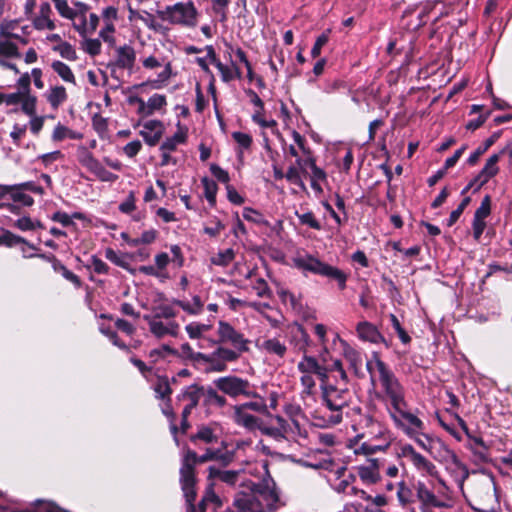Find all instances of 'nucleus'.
Wrapping results in <instances>:
<instances>
[{
  "mask_svg": "<svg viewBox=\"0 0 512 512\" xmlns=\"http://www.w3.org/2000/svg\"><path fill=\"white\" fill-rule=\"evenodd\" d=\"M204 396V388L197 385L187 387L182 393V399L190 404V407H196L201 397Z\"/></svg>",
  "mask_w": 512,
  "mask_h": 512,
  "instance_id": "40",
  "label": "nucleus"
},
{
  "mask_svg": "<svg viewBox=\"0 0 512 512\" xmlns=\"http://www.w3.org/2000/svg\"><path fill=\"white\" fill-rule=\"evenodd\" d=\"M87 170L103 182H114L118 178L117 175L105 169V167L100 163L98 159H96L94 163L89 168H87Z\"/></svg>",
  "mask_w": 512,
  "mask_h": 512,
  "instance_id": "38",
  "label": "nucleus"
},
{
  "mask_svg": "<svg viewBox=\"0 0 512 512\" xmlns=\"http://www.w3.org/2000/svg\"><path fill=\"white\" fill-rule=\"evenodd\" d=\"M243 218L247 221L256 223L258 225L269 226V222L264 218V216L260 212L249 207L244 208Z\"/></svg>",
  "mask_w": 512,
  "mask_h": 512,
  "instance_id": "55",
  "label": "nucleus"
},
{
  "mask_svg": "<svg viewBox=\"0 0 512 512\" xmlns=\"http://www.w3.org/2000/svg\"><path fill=\"white\" fill-rule=\"evenodd\" d=\"M322 91L325 94L330 95V94H334L337 92H349L350 90L348 89L345 82L338 80V79H333V80H328L324 83Z\"/></svg>",
  "mask_w": 512,
  "mask_h": 512,
  "instance_id": "52",
  "label": "nucleus"
},
{
  "mask_svg": "<svg viewBox=\"0 0 512 512\" xmlns=\"http://www.w3.org/2000/svg\"><path fill=\"white\" fill-rule=\"evenodd\" d=\"M430 455L442 464L454 460L455 453L439 438L434 440Z\"/></svg>",
  "mask_w": 512,
  "mask_h": 512,
  "instance_id": "24",
  "label": "nucleus"
},
{
  "mask_svg": "<svg viewBox=\"0 0 512 512\" xmlns=\"http://www.w3.org/2000/svg\"><path fill=\"white\" fill-rule=\"evenodd\" d=\"M296 216L298 217L301 224L307 225L310 228H313L315 230L321 229V225H320L319 221L316 220V218L312 212H306L303 214L296 212Z\"/></svg>",
  "mask_w": 512,
  "mask_h": 512,
  "instance_id": "63",
  "label": "nucleus"
},
{
  "mask_svg": "<svg viewBox=\"0 0 512 512\" xmlns=\"http://www.w3.org/2000/svg\"><path fill=\"white\" fill-rule=\"evenodd\" d=\"M172 76V65L170 62L164 64V69L160 72L155 80L150 81L153 88L159 89L165 86Z\"/></svg>",
  "mask_w": 512,
  "mask_h": 512,
  "instance_id": "51",
  "label": "nucleus"
},
{
  "mask_svg": "<svg viewBox=\"0 0 512 512\" xmlns=\"http://www.w3.org/2000/svg\"><path fill=\"white\" fill-rule=\"evenodd\" d=\"M187 140V129L178 124L177 131L173 136L168 137L163 141L160 150L175 151L177 147L184 144Z\"/></svg>",
  "mask_w": 512,
  "mask_h": 512,
  "instance_id": "29",
  "label": "nucleus"
},
{
  "mask_svg": "<svg viewBox=\"0 0 512 512\" xmlns=\"http://www.w3.org/2000/svg\"><path fill=\"white\" fill-rule=\"evenodd\" d=\"M382 462L378 458H370L366 463L356 467L357 474L365 485H374L381 480Z\"/></svg>",
  "mask_w": 512,
  "mask_h": 512,
  "instance_id": "13",
  "label": "nucleus"
},
{
  "mask_svg": "<svg viewBox=\"0 0 512 512\" xmlns=\"http://www.w3.org/2000/svg\"><path fill=\"white\" fill-rule=\"evenodd\" d=\"M196 459V452L192 450H187L186 453L184 454L182 465L180 468V482L187 503L193 502L196 497V477L194 471Z\"/></svg>",
  "mask_w": 512,
  "mask_h": 512,
  "instance_id": "9",
  "label": "nucleus"
},
{
  "mask_svg": "<svg viewBox=\"0 0 512 512\" xmlns=\"http://www.w3.org/2000/svg\"><path fill=\"white\" fill-rule=\"evenodd\" d=\"M397 499L401 506L410 504L413 500V492L404 480L396 483Z\"/></svg>",
  "mask_w": 512,
  "mask_h": 512,
  "instance_id": "43",
  "label": "nucleus"
},
{
  "mask_svg": "<svg viewBox=\"0 0 512 512\" xmlns=\"http://www.w3.org/2000/svg\"><path fill=\"white\" fill-rule=\"evenodd\" d=\"M366 368L372 385L379 384L382 389L381 399L395 427L409 437H413L425 428L423 421L410 411L403 385L380 359L378 353L372 354L371 359L366 363Z\"/></svg>",
  "mask_w": 512,
  "mask_h": 512,
  "instance_id": "1",
  "label": "nucleus"
},
{
  "mask_svg": "<svg viewBox=\"0 0 512 512\" xmlns=\"http://www.w3.org/2000/svg\"><path fill=\"white\" fill-rule=\"evenodd\" d=\"M52 13L49 3H41L39 7V13L33 20V26L37 30H54L56 25L53 20L50 19Z\"/></svg>",
  "mask_w": 512,
  "mask_h": 512,
  "instance_id": "20",
  "label": "nucleus"
},
{
  "mask_svg": "<svg viewBox=\"0 0 512 512\" xmlns=\"http://www.w3.org/2000/svg\"><path fill=\"white\" fill-rule=\"evenodd\" d=\"M136 60V53L132 46L123 45L116 49V64L119 68L132 69Z\"/></svg>",
  "mask_w": 512,
  "mask_h": 512,
  "instance_id": "21",
  "label": "nucleus"
},
{
  "mask_svg": "<svg viewBox=\"0 0 512 512\" xmlns=\"http://www.w3.org/2000/svg\"><path fill=\"white\" fill-rule=\"evenodd\" d=\"M66 138L69 139H81L82 134L75 132L68 127L62 125L61 123H58L52 133V139L54 141H62Z\"/></svg>",
  "mask_w": 512,
  "mask_h": 512,
  "instance_id": "42",
  "label": "nucleus"
},
{
  "mask_svg": "<svg viewBox=\"0 0 512 512\" xmlns=\"http://www.w3.org/2000/svg\"><path fill=\"white\" fill-rule=\"evenodd\" d=\"M260 432L276 442L295 440L305 437L306 431L300 423H290L285 417L276 414H267V420L262 422Z\"/></svg>",
  "mask_w": 512,
  "mask_h": 512,
  "instance_id": "7",
  "label": "nucleus"
},
{
  "mask_svg": "<svg viewBox=\"0 0 512 512\" xmlns=\"http://www.w3.org/2000/svg\"><path fill=\"white\" fill-rule=\"evenodd\" d=\"M436 477L438 479V484L436 486H433L435 490V496L437 498V501L446 503L448 507L449 501L451 499L450 489L442 478L438 477V475Z\"/></svg>",
  "mask_w": 512,
  "mask_h": 512,
  "instance_id": "48",
  "label": "nucleus"
},
{
  "mask_svg": "<svg viewBox=\"0 0 512 512\" xmlns=\"http://www.w3.org/2000/svg\"><path fill=\"white\" fill-rule=\"evenodd\" d=\"M415 489H416V496H417L418 500L422 503L423 506L429 507V508H445V507H447L446 503L437 501L434 491L429 489L424 482L418 481Z\"/></svg>",
  "mask_w": 512,
  "mask_h": 512,
  "instance_id": "19",
  "label": "nucleus"
},
{
  "mask_svg": "<svg viewBox=\"0 0 512 512\" xmlns=\"http://www.w3.org/2000/svg\"><path fill=\"white\" fill-rule=\"evenodd\" d=\"M87 170L103 182H114L118 178L117 175L105 169V167L100 163L98 159H96L94 163L89 168H87Z\"/></svg>",
  "mask_w": 512,
  "mask_h": 512,
  "instance_id": "37",
  "label": "nucleus"
},
{
  "mask_svg": "<svg viewBox=\"0 0 512 512\" xmlns=\"http://www.w3.org/2000/svg\"><path fill=\"white\" fill-rule=\"evenodd\" d=\"M217 336V340L212 341L213 345H217L212 352V371L223 372L228 363L237 361L242 353L249 350L250 341L225 321H219Z\"/></svg>",
  "mask_w": 512,
  "mask_h": 512,
  "instance_id": "2",
  "label": "nucleus"
},
{
  "mask_svg": "<svg viewBox=\"0 0 512 512\" xmlns=\"http://www.w3.org/2000/svg\"><path fill=\"white\" fill-rule=\"evenodd\" d=\"M214 384L217 389L233 398L238 396L258 397V393L253 390L250 382L237 376L220 377L214 381Z\"/></svg>",
  "mask_w": 512,
  "mask_h": 512,
  "instance_id": "10",
  "label": "nucleus"
},
{
  "mask_svg": "<svg viewBox=\"0 0 512 512\" xmlns=\"http://www.w3.org/2000/svg\"><path fill=\"white\" fill-rule=\"evenodd\" d=\"M215 67L220 72L223 82L228 83L234 79H240L242 76L240 68L233 61L230 65H225L219 61L215 64Z\"/></svg>",
  "mask_w": 512,
  "mask_h": 512,
  "instance_id": "32",
  "label": "nucleus"
},
{
  "mask_svg": "<svg viewBox=\"0 0 512 512\" xmlns=\"http://www.w3.org/2000/svg\"><path fill=\"white\" fill-rule=\"evenodd\" d=\"M295 268L304 274L311 273L314 275L333 279L337 282L340 290L346 288L348 275L339 268L323 262L321 259L309 253H298L292 258Z\"/></svg>",
  "mask_w": 512,
  "mask_h": 512,
  "instance_id": "6",
  "label": "nucleus"
},
{
  "mask_svg": "<svg viewBox=\"0 0 512 512\" xmlns=\"http://www.w3.org/2000/svg\"><path fill=\"white\" fill-rule=\"evenodd\" d=\"M18 48L14 43L2 42L0 43V59H8L18 57Z\"/></svg>",
  "mask_w": 512,
  "mask_h": 512,
  "instance_id": "62",
  "label": "nucleus"
},
{
  "mask_svg": "<svg viewBox=\"0 0 512 512\" xmlns=\"http://www.w3.org/2000/svg\"><path fill=\"white\" fill-rule=\"evenodd\" d=\"M280 498L270 477L259 484L249 482L234 498L233 506L239 512H270L278 508Z\"/></svg>",
  "mask_w": 512,
  "mask_h": 512,
  "instance_id": "3",
  "label": "nucleus"
},
{
  "mask_svg": "<svg viewBox=\"0 0 512 512\" xmlns=\"http://www.w3.org/2000/svg\"><path fill=\"white\" fill-rule=\"evenodd\" d=\"M37 257H40L44 260L52 262V267L54 271L59 272L62 276L69 280L70 282L79 285L80 281L77 275H75L72 271L68 270L60 261H58L53 255L46 254H38Z\"/></svg>",
  "mask_w": 512,
  "mask_h": 512,
  "instance_id": "30",
  "label": "nucleus"
},
{
  "mask_svg": "<svg viewBox=\"0 0 512 512\" xmlns=\"http://www.w3.org/2000/svg\"><path fill=\"white\" fill-rule=\"evenodd\" d=\"M163 21L174 25L195 27L198 22V10L192 1L177 2L159 12Z\"/></svg>",
  "mask_w": 512,
  "mask_h": 512,
  "instance_id": "8",
  "label": "nucleus"
},
{
  "mask_svg": "<svg viewBox=\"0 0 512 512\" xmlns=\"http://www.w3.org/2000/svg\"><path fill=\"white\" fill-rule=\"evenodd\" d=\"M138 125H142L140 135L143 137L146 144L149 146H155L163 135V123L159 120H148L143 124L138 123Z\"/></svg>",
  "mask_w": 512,
  "mask_h": 512,
  "instance_id": "16",
  "label": "nucleus"
},
{
  "mask_svg": "<svg viewBox=\"0 0 512 512\" xmlns=\"http://www.w3.org/2000/svg\"><path fill=\"white\" fill-rule=\"evenodd\" d=\"M130 102L137 103V113L141 117L151 116L156 111H160L167 104L166 97L161 94L152 95L147 102H145L142 98L139 97L131 98Z\"/></svg>",
  "mask_w": 512,
  "mask_h": 512,
  "instance_id": "14",
  "label": "nucleus"
},
{
  "mask_svg": "<svg viewBox=\"0 0 512 512\" xmlns=\"http://www.w3.org/2000/svg\"><path fill=\"white\" fill-rule=\"evenodd\" d=\"M75 6L77 7V18L75 20H72L73 27L82 37H86L87 35H89L86 17V13L89 9V6L83 2H76Z\"/></svg>",
  "mask_w": 512,
  "mask_h": 512,
  "instance_id": "26",
  "label": "nucleus"
},
{
  "mask_svg": "<svg viewBox=\"0 0 512 512\" xmlns=\"http://www.w3.org/2000/svg\"><path fill=\"white\" fill-rule=\"evenodd\" d=\"M235 257L234 250L231 248L219 251L216 255L211 258V262L217 266L229 265Z\"/></svg>",
  "mask_w": 512,
  "mask_h": 512,
  "instance_id": "50",
  "label": "nucleus"
},
{
  "mask_svg": "<svg viewBox=\"0 0 512 512\" xmlns=\"http://www.w3.org/2000/svg\"><path fill=\"white\" fill-rule=\"evenodd\" d=\"M233 420L234 422L250 431L259 430L263 420L249 411L244 410L242 407L234 406L233 408Z\"/></svg>",
  "mask_w": 512,
  "mask_h": 512,
  "instance_id": "17",
  "label": "nucleus"
},
{
  "mask_svg": "<svg viewBox=\"0 0 512 512\" xmlns=\"http://www.w3.org/2000/svg\"><path fill=\"white\" fill-rule=\"evenodd\" d=\"M255 399L254 401H249L240 405L238 407H242L244 410H252L254 412L266 414L267 413V404L265 400L258 394V397H252Z\"/></svg>",
  "mask_w": 512,
  "mask_h": 512,
  "instance_id": "49",
  "label": "nucleus"
},
{
  "mask_svg": "<svg viewBox=\"0 0 512 512\" xmlns=\"http://www.w3.org/2000/svg\"><path fill=\"white\" fill-rule=\"evenodd\" d=\"M343 344V355L344 358L348 361L350 367L354 370L355 373H358L362 366V357L361 353L357 351L355 348L350 346L347 342L342 341Z\"/></svg>",
  "mask_w": 512,
  "mask_h": 512,
  "instance_id": "33",
  "label": "nucleus"
},
{
  "mask_svg": "<svg viewBox=\"0 0 512 512\" xmlns=\"http://www.w3.org/2000/svg\"><path fill=\"white\" fill-rule=\"evenodd\" d=\"M445 468L460 485H462L469 474L466 466L459 460L456 454L454 455L453 461H449L445 464Z\"/></svg>",
  "mask_w": 512,
  "mask_h": 512,
  "instance_id": "31",
  "label": "nucleus"
},
{
  "mask_svg": "<svg viewBox=\"0 0 512 512\" xmlns=\"http://www.w3.org/2000/svg\"><path fill=\"white\" fill-rule=\"evenodd\" d=\"M2 190H4V195L7 193L11 194V197L14 201L20 202L25 206H31L34 202L33 198L22 191H20V186L13 187V186H1Z\"/></svg>",
  "mask_w": 512,
  "mask_h": 512,
  "instance_id": "41",
  "label": "nucleus"
},
{
  "mask_svg": "<svg viewBox=\"0 0 512 512\" xmlns=\"http://www.w3.org/2000/svg\"><path fill=\"white\" fill-rule=\"evenodd\" d=\"M356 332L362 341H367L373 344L384 343L388 346L385 338L379 332L377 327L368 321L359 322L356 326Z\"/></svg>",
  "mask_w": 512,
  "mask_h": 512,
  "instance_id": "18",
  "label": "nucleus"
},
{
  "mask_svg": "<svg viewBox=\"0 0 512 512\" xmlns=\"http://www.w3.org/2000/svg\"><path fill=\"white\" fill-rule=\"evenodd\" d=\"M322 403L329 413L322 417L315 416L320 422L318 425L333 426L339 424L343 419V411L353 401L354 395L347 388H339L333 385L321 384Z\"/></svg>",
  "mask_w": 512,
  "mask_h": 512,
  "instance_id": "5",
  "label": "nucleus"
},
{
  "mask_svg": "<svg viewBox=\"0 0 512 512\" xmlns=\"http://www.w3.org/2000/svg\"><path fill=\"white\" fill-rule=\"evenodd\" d=\"M201 183L204 188L205 198L211 205H214L216 202V194H217V190H218V186H217L216 182L207 177H203L201 179Z\"/></svg>",
  "mask_w": 512,
  "mask_h": 512,
  "instance_id": "47",
  "label": "nucleus"
},
{
  "mask_svg": "<svg viewBox=\"0 0 512 512\" xmlns=\"http://www.w3.org/2000/svg\"><path fill=\"white\" fill-rule=\"evenodd\" d=\"M77 160L78 162L85 167L86 169L89 168L96 158L93 156V154L83 145H80L77 148Z\"/></svg>",
  "mask_w": 512,
  "mask_h": 512,
  "instance_id": "54",
  "label": "nucleus"
},
{
  "mask_svg": "<svg viewBox=\"0 0 512 512\" xmlns=\"http://www.w3.org/2000/svg\"><path fill=\"white\" fill-rule=\"evenodd\" d=\"M82 49L91 56H96L101 52V42L99 39L84 37Z\"/></svg>",
  "mask_w": 512,
  "mask_h": 512,
  "instance_id": "59",
  "label": "nucleus"
},
{
  "mask_svg": "<svg viewBox=\"0 0 512 512\" xmlns=\"http://www.w3.org/2000/svg\"><path fill=\"white\" fill-rule=\"evenodd\" d=\"M115 31V23H104V26L99 32V36L105 43L113 46L116 41L114 37Z\"/></svg>",
  "mask_w": 512,
  "mask_h": 512,
  "instance_id": "58",
  "label": "nucleus"
},
{
  "mask_svg": "<svg viewBox=\"0 0 512 512\" xmlns=\"http://www.w3.org/2000/svg\"><path fill=\"white\" fill-rule=\"evenodd\" d=\"M191 441L193 442H197V441H202L204 443H214L217 441V436L216 434L214 433V431L210 428V427H207V426H202L198 429V431L196 432V434H194L193 436H191Z\"/></svg>",
  "mask_w": 512,
  "mask_h": 512,
  "instance_id": "45",
  "label": "nucleus"
},
{
  "mask_svg": "<svg viewBox=\"0 0 512 512\" xmlns=\"http://www.w3.org/2000/svg\"><path fill=\"white\" fill-rule=\"evenodd\" d=\"M176 315L177 312L174 310L172 305L166 303H159L157 305H154L151 308V313L146 314L145 316L164 320H174Z\"/></svg>",
  "mask_w": 512,
  "mask_h": 512,
  "instance_id": "35",
  "label": "nucleus"
},
{
  "mask_svg": "<svg viewBox=\"0 0 512 512\" xmlns=\"http://www.w3.org/2000/svg\"><path fill=\"white\" fill-rule=\"evenodd\" d=\"M366 427V432L361 437L366 436L369 440L383 443L385 440L391 443V438L387 428L379 421L373 419L371 416L366 415L363 419ZM360 435L357 436L359 438Z\"/></svg>",
  "mask_w": 512,
  "mask_h": 512,
  "instance_id": "15",
  "label": "nucleus"
},
{
  "mask_svg": "<svg viewBox=\"0 0 512 512\" xmlns=\"http://www.w3.org/2000/svg\"><path fill=\"white\" fill-rule=\"evenodd\" d=\"M260 347L266 354L277 356L280 359L284 358L287 352V346L278 338L266 339Z\"/></svg>",
  "mask_w": 512,
  "mask_h": 512,
  "instance_id": "28",
  "label": "nucleus"
},
{
  "mask_svg": "<svg viewBox=\"0 0 512 512\" xmlns=\"http://www.w3.org/2000/svg\"><path fill=\"white\" fill-rule=\"evenodd\" d=\"M22 111L28 116H34L36 113V97L23 93V98L20 102Z\"/></svg>",
  "mask_w": 512,
  "mask_h": 512,
  "instance_id": "57",
  "label": "nucleus"
},
{
  "mask_svg": "<svg viewBox=\"0 0 512 512\" xmlns=\"http://www.w3.org/2000/svg\"><path fill=\"white\" fill-rule=\"evenodd\" d=\"M67 98L66 88L62 85L52 86L46 93V100L54 110L58 109Z\"/></svg>",
  "mask_w": 512,
  "mask_h": 512,
  "instance_id": "27",
  "label": "nucleus"
},
{
  "mask_svg": "<svg viewBox=\"0 0 512 512\" xmlns=\"http://www.w3.org/2000/svg\"><path fill=\"white\" fill-rule=\"evenodd\" d=\"M298 341L295 347L303 353L301 360L297 364V370L300 373V383L303 395H313L316 390V378L324 384L328 378V369L321 365L314 357L307 355V347L310 343V337L302 326H298L295 334Z\"/></svg>",
  "mask_w": 512,
  "mask_h": 512,
  "instance_id": "4",
  "label": "nucleus"
},
{
  "mask_svg": "<svg viewBox=\"0 0 512 512\" xmlns=\"http://www.w3.org/2000/svg\"><path fill=\"white\" fill-rule=\"evenodd\" d=\"M212 328L211 324L191 322L185 326V330L190 338L198 339Z\"/></svg>",
  "mask_w": 512,
  "mask_h": 512,
  "instance_id": "44",
  "label": "nucleus"
},
{
  "mask_svg": "<svg viewBox=\"0 0 512 512\" xmlns=\"http://www.w3.org/2000/svg\"><path fill=\"white\" fill-rule=\"evenodd\" d=\"M499 159V154H493L488 158L485 166L483 167L479 175L475 178V182H478L479 186H482L485 183H487L492 177H494L498 173L499 168L497 166V163Z\"/></svg>",
  "mask_w": 512,
  "mask_h": 512,
  "instance_id": "23",
  "label": "nucleus"
},
{
  "mask_svg": "<svg viewBox=\"0 0 512 512\" xmlns=\"http://www.w3.org/2000/svg\"><path fill=\"white\" fill-rule=\"evenodd\" d=\"M401 456L407 459L422 475L437 476L436 466L410 444L401 447Z\"/></svg>",
  "mask_w": 512,
  "mask_h": 512,
  "instance_id": "11",
  "label": "nucleus"
},
{
  "mask_svg": "<svg viewBox=\"0 0 512 512\" xmlns=\"http://www.w3.org/2000/svg\"><path fill=\"white\" fill-rule=\"evenodd\" d=\"M53 71L66 83L76 85V77L71 68L62 61L55 60L51 63Z\"/></svg>",
  "mask_w": 512,
  "mask_h": 512,
  "instance_id": "36",
  "label": "nucleus"
},
{
  "mask_svg": "<svg viewBox=\"0 0 512 512\" xmlns=\"http://www.w3.org/2000/svg\"><path fill=\"white\" fill-rule=\"evenodd\" d=\"M423 430L424 428L410 438L413 439L423 450L427 451L430 454L434 440L436 438H433L427 434H423Z\"/></svg>",
  "mask_w": 512,
  "mask_h": 512,
  "instance_id": "56",
  "label": "nucleus"
},
{
  "mask_svg": "<svg viewBox=\"0 0 512 512\" xmlns=\"http://www.w3.org/2000/svg\"><path fill=\"white\" fill-rule=\"evenodd\" d=\"M283 410L287 416L286 419L289 420L290 423H299V418L303 415L302 409L299 405L288 403L284 406Z\"/></svg>",
  "mask_w": 512,
  "mask_h": 512,
  "instance_id": "60",
  "label": "nucleus"
},
{
  "mask_svg": "<svg viewBox=\"0 0 512 512\" xmlns=\"http://www.w3.org/2000/svg\"><path fill=\"white\" fill-rule=\"evenodd\" d=\"M285 178L292 184L297 185L302 190H306V186L301 179L300 171L297 167L291 166L285 174Z\"/></svg>",
  "mask_w": 512,
  "mask_h": 512,
  "instance_id": "61",
  "label": "nucleus"
},
{
  "mask_svg": "<svg viewBox=\"0 0 512 512\" xmlns=\"http://www.w3.org/2000/svg\"><path fill=\"white\" fill-rule=\"evenodd\" d=\"M143 319L147 322L149 331L156 338L176 337L179 333L180 326L175 320H164L148 316H143Z\"/></svg>",
  "mask_w": 512,
  "mask_h": 512,
  "instance_id": "12",
  "label": "nucleus"
},
{
  "mask_svg": "<svg viewBox=\"0 0 512 512\" xmlns=\"http://www.w3.org/2000/svg\"><path fill=\"white\" fill-rule=\"evenodd\" d=\"M204 397L210 404H216L219 407H223L226 404L225 397L219 395L214 389L209 388L204 390Z\"/></svg>",
  "mask_w": 512,
  "mask_h": 512,
  "instance_id": "64",
  "label": "nucleus"
},
{
  "mask_svg": "<svg viewBox=\"0 0 512 512\" xmlns=\"http://www.w3.org/2000/svg\"><path fill=\"white\" fill-rule=\"evenodd\" d=\"M60 56L68 61H76L77 53L74 47L68 42H61L58 46L54 47Z\"/></svg>",
  "mask_w": 512,
  "mask_h": 512,
  "instance_id": "53",
  "label": "nucleus"
},
{
  "mask_svg": "<svg viewBox=\"0 0 512 512\" xmlns=\"http://www.w3.org/2000/svg\"><path fill=\"white\" fill-rule=\"evenodd\" d=\"M389 447V442L385 440L383 443H374L368 440L354 449L355 454L372 455L378 451H384Z\"/></svg>",
  "mask_w": 512,
  "mask_h": 512,
  "instance_id": "39",
  "label": "nucleus"
},
{
  "mask_svg": "<svg viewBox=\"0 0 512 512\" xmlns=\"http://www.w3.org/2000/svg\"><path fill=\"white\" fill-rule=\"evenodd\" d=\"M57 12L66 19L75 20L77 18V8L69 6L67 0H52Z\"/></svg>",
  "mask_w": 512,
  "mask_h": 512,
  "instance_id": "46",
  "label": "nucleus"
},
{
  "mask_svg": "<svg viewBox=\"0 0 512 512\" xmlns=\"http://www.w3.org/2000/svg\"><path fill=\"white\" fill-rule=\"evenodd\" d=\"M208 471L210 479H219L228 485H235L239 475L237 471L220 470L214 466H210Z\"/></svg>",
  "mask_w": 512,
  "mask_h": 512,
  "instance_id": "34",
  "label": "nucleus"
},
{
  "mask_svg": "<svg viewBox=\"0 0 512 512\" xmlns=\"http://www.w3.org/2000/svg\"><path fill=\"white\" fill-rule=\"evenodd\" d=\"M172 304L180 307L185 313L192 316L200 315L204 310V302L198 295H194L191 301L173 299Z\"/></svg>",
  "mask_w": 512,
  "mask_h": 512,
  "instance_id": "25",
  "label": "nucleus"
},
{
  "mask_svg": "<svg viewBox=\"0 0 512 512\" xmlns=\"http://www.w3.org/2000/svg\"><path fill=\"white\" fill-rule=\"evenodd\" d=\"M182 353L189 359H191L197 365H205V370L212 371V353L204 354L201 352H195L191 346L187 343L181 345Z\"/></svg>",
  "mask_w": 512,
  "mask_h": 512,
  "instance_id": "22",
  "label": "nucleus"
}]
</instances>
